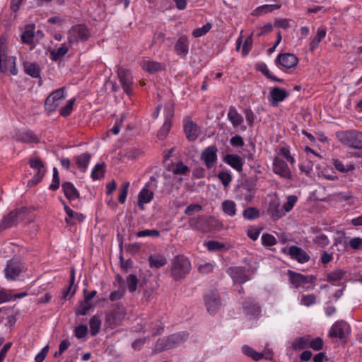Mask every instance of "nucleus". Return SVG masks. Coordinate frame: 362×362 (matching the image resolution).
<instances>
[{
	"label": "nucleus",
	"mask_w": 362,
	"mask_h": 362,
	"mask_svg": "<svg viewBox=\"0 0 362 362\" xmlns=\"http://www.w3.org/2000/svg\"><path fill=\"white\" fill-rule=\"evenodd\" d=\"M332 164L335 169L341 173H347L353 170L355 168L354 164L349 162L346 164L343 163L342 161L339 159H333Z\"/></svg>",
	"instance_id": "72a5a7b5"
},
{
	"label": "nucleus",
	"mask_w": 362,
	"mask_h": 362,
	"mask_svg": "<svg viewBox=\"0 0 362 362\" xmlns=\"http://www.w3.org/2000/svg\"><path fill=\"white\" fill-rule=\"evenodd\" d=\"M154 197L153 189H151V184L148 182L138 194L137 202L139 207L144 209V204L150 203Z\"/></svg>",
	"instance_id": "ddd939ff"
},
{
	"label": "nucleus",
	"mask_w": 362,
	"mask_h": 362,
	"mask_svg": "<svg viewBox=\"0 0 362 362\" xmlns=\"http://www.w3.org/2000/svg\"><path fill=\"white\" fill-rule=\"evenodd\" d=\"M90 155L88 153H85L81 154L76 157V164L78 168L82 170L85 171L90 163Z\"/></svg>",
	"instance_id": "c9c22d12"
},
{
	"label": "nucleus",
	"mask_w": 362,
	"mask_h": 362,
	"mask_svg": "<svg viewBox=\"0 0 362 362\" xmlns=\"http://www.w3.org/2000/svg\"><path fill=\"white\" fill-rule=\"evenodd\" d=\"M349 244L352 249H362V238L360 237L353 238L350 240Z\"/></svg>",
	"instance_id": "774afa93"
},
{
	"label": "nucleus",
	"mask_w": 362,
	"mask_h": 362,
	"mask_svg": "<svg viewBox=\"0 0 362 362\" xmlns=\"http://www.w3.org/2000/svg\"><path fill=\"white\" fill-rule=\"evenodd\" d=\"M221 209L223 212L229 216L233 217L236 215V204L232 200L227 199L223 201L221 204Z\"/></svg>",
	"instance_id": "7c9ffc66"
},
{
	"label": "nucleus",
	"mask_w": 362,
	"mask_h": 362,
	"mask_svg": "<svg viewBox=\"0 0 362 362\" xmlns=\"http://www.w3.org/2000/svg\"><path fill=\"white\" fill-rule=\"evenodd\" d=\"M69 46L65 43L62 44L59 48L50 51V58L53 61H57L63 57L69 51Z\"/></svg>",
	"instance_id": "473e14b6"
},
{
	"label": "nucleus",
	"mask_w": 362,
	"mask_h": 362,
	"mask_svg": "<svg viewBox=\"0 0 362 362\" xmlns=\"http://www.w3.org/2000/svg\"><path fill=\"white\" fill-rule=\"evenodd\" d=\"M174 175H186L189 173V168L187 165L180 161L171 165L169 168Z\"/></svg>",
	"instance_id": "e433bc0d"
},
{
	"label": "nucleus",
	"mask_w": 362,
	"mask_h": 362,
	"mask_svg": "<svg viewBox=\"0 0 362 362\" xmlns=\"http://www.w3.org/2000/svg\"><path fill=\"white\" fill-rule=\"evenodd\" d=\"M169 337L172 348H174L183 343L187 339L188 334L185 332H180L173 334Z\"/></svg>",
	"instance_id": "4c0bfd02"
},
{
	"label": "nucleus",
	"mask_w": 362,
	"mask_h": 362,
	"mask_svg": "<svg viewBox=\"0 0 362 362\" xmlns=\"http://www.w3.org/2000/svg\"><path fill=\"white\" fill-rule=\"evenodd\" d=\"M141 66L144 71L151 74L160 71L165 67L163 64L153 60H144Z\"/></svg>",
	"instance_id": "bb28decb"
},
{
	"label": "nucleus",
	"mask_w": 362,
	"mask_h": 362,
	"mask_svg": "<svg viewBox=\"0 0 362 362\" xmlns=\"http://www.w3.org/2000/svg\"><path fill=\"white\" fill-rule=\"evenodd\" d=\"M309 342H310V337L304 336L295 339L292 346L294 349H304L308 346Z\"/></svg>",
	"instance_id": "a19ab883"
},
{
	"label": "nucleus",
	"mask_w": 362,
	"mask_h": 362,
	"mask_svg": "<svg viewBox=\"0 0 362 362\" xmlns=\"http://www.w3.org/2000/svg\"><path fill=\"white\" fill-rule=\"evenodd\" d=\"M24 213L25 211L23 209L11 211L8 215L3 218L0 223V230L12 227L16 224L23 218Z\"/></svg>",
	"instance_id": "f8f14e48"
},
{
	"label": "nucleus",
	"mask_w": 362,
	"mask_h": 362,
	"mask_svg": "<svg viewBox=\"0 0 362 362\" xmlns=\"http://www.w3.org/2000/svg\"><path fill=\"white\" fill-rule=\"evenodd\" d=\"M262 243L265 247L273 246L276 244V239L271 234L265 233L262 235Z\"/></svg>",
	"instance_id": "13d9d810"
},
{
	"label": "nucleus",
	"mask_w": 362,
	"mask_h": 362,
	"mask_svg": "<svg viewBox=\"0 0 362 362\" xmlns=\"http://www.w3.org/2000/svg\"><path fill=\"white\" fill-rule=\"evenodd\" d=\"M166 259L158 255H151L149 257L151 267L160 268L166 264Z\"/></svg>",
	"instance_id": "79ce46f5"
},
{
	"label": "nucleus",
	"mask_w": 362,
	"mask_h": 362,
	"mask_svg": "<svg viewBox=\"0 0 362 362\" xmlns=\"http://www.w3.org/2000/svg\"><path fill=\"white\" fill-rule=\"evenodd\" d=\"M160 233L158 230L153 229H146L144 230H141L136 233V235L138 238H144V237H158Z\"/></svg>",
	"instance_id": "052dcab7"
},
{
	"label": "nucleus",
	"mask_w": 362,
	"mask_h": 362,
	"mask_svg": "<svg viewBox=\"0 0 362 362\" xmlns=\"http://www.w3.org/2000/svg\"><path fill=\"white\" fill-rule=\"evenodd\" d=\"M209 251H225L228 249V247L218 241L210 240L204 244Z\"/></svg>",
	"instance_id": "58836bf2"
},
{
	"label": "nucleus",
	"mask_w": 362,
	"mask_h": 362,
	"mask_svg": "<svg viewBox=\"0 0 362 362\" xmlns=\"http://www.w3.org/2000/svg\"><path fill=\"white\" fill-rule=\"evenodd\" d=\"M34 38L33 27L29 25L25 28V31L21 35V40L23 43L31 44Z\"/></svg>",
	"instance_id": "37998d69"
},
{
	"label": "nucleus",
	"mask_w": 362,
	"mask_h": 362,
	"mask_svg": "<svg viewBox=\"0 0 362 362\" xmlns=\"http://www.w3.org/2000/svg\"><path fill=\"white\" fill-rule=\"evenodd\" d=\"M24 71L33 78H39L40 76L41 69L40 65L36 62H24L23 63Z\"/></svg>",
	"instance_id": "393cba45"
},
{
	"label": "nucleus",
	"mask_w": 362,
	"mask_h": 362,
	"mask_svg": "<svg viewBox=\"0 0 362 362\" xmlns=\"http://www.w3.org/2000/svg\"><path fill=\"white\" fill-rule=\"evenodd\" d=\"M172 345L170 344V337L162 338L158 340L156 344V349L158 351L170 349Z\"/></svg>",
	"instance_id": "de8ad7c7"
},
{
	"label": "nucleus",
	"mask_w": 362,
	"mask_h": 362,
	"mask_svg": "<svg viewBox=\"0 0 362 362\" xmlns=\"http://www.w3.org/2000/svg\"><path fill=\"white\" fill-rule=\"evenodd\" d=\"M23 269L22 264L16 260L11 259L7 262L4 268L5 278L8 281L16 280Z\"/></svg>",
	"instance_id": "1a4fd4ad"
},
{
	"label": "nucleus",
	"mask_w": 362,
	"mask_h": 362,
	"mask_svg": "<svg viewBox=\"0 0 362 362\" xmlns=\"http://www.w3.org/2000/svg\"><path fill=\"white\" fill-rule=\"evenodd\" d=\"M362 134L358 132H346L343 137L344 143L348 146L358 149L354 153L356 156L362 157Z\"/></svg>",
	"instance_id": "39448f33"
},
{
	"label": "nucleus",
	"mask_w": 362,
	"mask_h": 362,
	"mask_svg": "<svg viewBox=\"0 0 362 362\" xmlns=\"http://www.w3.org/2000/svg\"><path fill=\"white\" fill-rule=\"evenodd\" d=\"M117 76L122 86L124 91L130 95L132 92L133 77L131 72L124 68L119 67L117 70Z\"/></svg>",
	"instance_id": "9d476101"
},
{
	"label": "nucleus",
	"mask_w": 362,
	"mask_h": 362,
	"mask_svg": "<svg viewBox=\"0 0 362 362\" xmlns=\"http://www.w3.org/2000/svg\"><path fill=\"white\" fill-rule=\"evenodd\" d=\"M267 212L273 219H279L284 216V212L276 197L272 198L268 205Z\"/></svg>",
	"instance_id": "aec40b11"
},
{
	"label": "nucleus",
	"mask_w": 362,
	"mask_h": 362,
	"mask_svg": "<svg viewBox=\"0 0 362 362\" xmlns=\"http://www.w3.org/2000/svg\"><path fill=\"white\" fill-rule=\"evenodd\" d=\"M326 29L325 28H319L317 30L316 35L311 38L310 42V49L313 51L317 49L319 46V44L326 36Z\"/></svg>",
	"instance_id": "c85d7f7f"
},
{
	"label": "nucleus",
	"mask_w": 362,
	"mask_h": 362,
	"mask_svg": "<svg viewBox=\"0 0 362 362\" xmlns=\"http://www.w3.org/2000/svg\"><path fill=\"white\" fill-rule=\"evenodd\" d=\"M75 101L76 99L74 98L69 100L66 104L60 109V115L63 117L69 116L73 110Z\"/></svg>",
	"instance_id": "09e8293b"
},
{
	"label": "nucleus",
	"mask_w": 362,
	"mask_h": 362,
	"mask_svg": "<svg viewBox=\"0 0 362 362\" xmlns=\"http://www.w3.org/2000/svg\"><path fill=\"white\" fill-rule=\"evenodd\" d=\"M242 351L244 354L249 357H251L252 359L255 361L261 359L263 356L262 353L257 352L253 349L247 345H245L242 347Z\"/></svg>",
	"instance_id": "c03bdc74"
},
{
	"label": "nucleus",
	"mask_w": 362,
	"mask_h": 362,
	"mask_svg": "<svg viewBox=\"0 0 362 362\" xmlns=\"http://www.w3.org/2000/svg\"><path fill=\"white\" fill-rule=\"evenodd\" d=\"M245 218L248 220H252L259 217V210L255 207H249L243 211V214Z\"/></svg>",
	"instance_id": "864d4df0"
},
{
	"label": "nucleus",
	"mask_w": 362,
	"mask_h": 362,
	"mask_svg": "<svg viewBox=\"0 0 362 362\" xmlns=\"http://www.w3.org/2000/svg\"><path fill=\"white\" fill-rule=\"evenodd\" d=\"M129 185L130 183L127 181L124 182L122 184L118 197V200L120 204H124L125 202Z\"/></svg>",
	"instance_id": "8fccbe9b"
},
{
	"label": "nucleus",
	"mask_w": 362,
	"mask_h": 362,
	"mask_svg": "<svg viewBox=\"0 0 362 362\" xmlns=\"http://www.w3.org/2000/svg\"><path fill=\"white\" fill-rule=\"evenodd\" d=\"M174 49L177 55L181 57H185L189 52V45L187 37L182 36L179 37L175 45Z\"/></svg>",
	"instance_id": "5701e85b"
},
{
	"label": "nucleus",
	"mask_w": 362,
	"mask_h": 362,
	"mask_svg": "<svg viewBox=\"0 0 362 362\" xmlns=\"http://www.w3.org/2000/svg\"><path fill=\"white\" fill-rule=\"evenodd\" d=\"M184 131L189 141L196 140L200 134L199 127L192 121L190 117H186L184 119Z\"/></svg>",
	"instance_id": "dca6fc26"
},
{
	"label": "nucleus",
	"mask_w": 362,
	"mask_h": 362,
	"mask_svg": "<svg viewBox=\"0 0 362 362\" xmlns=\"http://www.w3.org/2000/svg\"><path fill=\"white\" fill-rule=\"evenodd\" d=\"M104 175V165L98 163L95 165L91 172V177L93 180H99Z\"/></svg>",
	"instance_id": "4d7b16f0"
},
{
	"label": "nucleus",
	"mask_w": 362,
	"mask_h": 362,
	"mask_svg": "<svg viewBox=\"0 0 362 362\" xmlns=\"http://www.w3.org/2000/svg\"><path fill=\"white\" fill-rule=\"evenodd\" d=\"M281 7L279 4H264L256 8L252 12V14L255 16H259L263 14H266L273 11L278 9Z\"/></svg>",
	"instance_id": "c756f323"
},
{
	"label": "nucleus",
	"mask_w": 362,
	"mask_h": 362,
	"mask_svg": "<svg viewBox=\"0 0 362 362\" xmlns=\"http://www.w3.org/2000/svg\"><path fill=\"white\" fill-rule=\"evenodd\" d=\"M65 212L67 216L65 218L66 222L69 225H73L76 221H83L85 216L82 214L75 212L63 202Z\"/></svg>",
	"instance_id": "b1692460"
},
{
	"label": "nucleus",
	"mask_w": 362,
	"mask_h": 362,
	"mask_svg": "<svg viewBox=\"0 0 362 362\" xmlns=\"http://www.w3.org/2000/svg\"><path fill=\"white\" fill-rule=\"evenodd\" d=\"M289 279L295 288L309 289L310 286H305V285L307 284L313 283L315 280V278L313 276H305L298 273L289 272Z\"/></svg>",
	"instance_id": "9b49d317"
},
{
	"label": "nucleus",
	"mask_w": 362,
	"mask_h": 362,
	"mask_svg": "<svg viewBox=\"0 0 362 362\" xmlns=\"http://www.w3.org/2000/svg\"><path fill=\"white\" fill-rule=\"evenodd\" d=\"M211 24L207 23L201 28H196L192 32V35L194 37H199L206 34L211 29Z\"/></svg>",
	"instance_id": "5fc2aeb1"
},
{
	"label": "nucleus",
	"mask_w": 362,
	"mask_h": 362,
	"mask_svg": "<svg viewBox=\"0 0 362 362\" xmlns=\"http://www.w3.org/2000/svg\"><path fill=\"white\" fill-rule=\"evenodd\" d=\"M234 282L243 284L250 279L252 272L242 267H231L228 271Z\"/></svg>",
	"instance_id": "6e6552de"
},
{
	"label": "nucleus",
	"mask_w": 362,
	"mask_h": 362,
	"mask_svg": "<svg viewBox=\"0 0 362 362\" xmlns=\"http://www.w3.org/2000/svg\"><path fill=\"white\" fill-rule=\"evenodd\" d=\"M191 269L190 262L183 256H177L173 262L171 274L174 279L179 280L184 278Z\"/></svg>",
	"instance_id": "f03ea898"
},
{
	"label": "nucleus",
	"mask_w": 362,
	"mask_h": 362,
	"mask_svg": "<svg viewBox=\"0 0 362 362\" xmlns=\"http://www.w3.org/2000/svg\"><path fill=\"white\" fill-rule=\"evenodd\" d=\"M224 161L237 171L240 172L243 169V160L238 155H226L224 158Z\"/></svg>",
	"instance_id": "a878e982"
},
{
	"label": "nucleus",
	"mask_w": 362,
	"mask_h": 362,
	"mask_svg": "<svg viewBox=\"0 0 362 362\" xmlns=\"http://www.w3.org/2000/svg\"><path fill=\"white\" fill-rule=\"evenodd\" d=\"M62 189L65 196L69 200H75L78 197V192L74 185L70 182H65L62 185Z\"/></svg>",
	"instance_id": "2f4dec72"
},
{
	"label": "nucleus",
	"mask_w": 362,
	"mask_h": 362,
	"mask_svg": "<svg viewBox=\"0 0 362 362\" xmlns=\"http://www.w3.org/2000/svg\"><path fill=\"white\" fill-rule=\"evenodd\" d=\"M276 62L284 68L291 69L298 64V59L293 54H279L276 59Z\"/></svg>",
	"instance_id": "6ab92c4d"
},
{
	"label": "nucleus",
	"mask_w": 362,
	"mask_h": 362,
	"mask_svg": "<svg viewBox=\"0 0 362 362\" xmlns=\"http://www.w3.org/2000/svg\"><path fill=\"white\" fill-rule=\"evenodd\" d=\"M218 177L225 187L228 186L232 180V175L229 171L220 172L218 174Z\"/></svg>",
	"instance_id": "bf43d9fd"
},
{
	"label": "nucleus",
	"mask_w": 362,
	"mask_h": 362,
	"mask_svg": "<svg viewBox=\"0 0 362 362\" xmlns=\"http://www.w3.org/2000/svg\"><path fill=\"white\" fill-rule=\"evenodd\" d=\"M13 296L10 291L0 289V304L13 300Z\"/></svg>",
	"instance_id": "338daca9"
},
{
	"label": "nucleus",
	"mask_w": 362,
	"mask_h": 362,
	"mask_svg": "<svg viewBox=\"0 0 362 362\" xmlns=\"http://www.w3.org/2000/svg\"><path fill=\"white\" fill-rule=\"evenodd\" d=\"M346 272L342 269H336L327 274V281L334 286H341Z\"/></svg>",
	"instance_id": "cd10ccee"
},
{
	"label": "nucleus",
	"mask_w": 362,
	"mask_h": 362,
	"mask_svg": "<svg viewBox=\"0 0 362 362\" xmlns=\"http://www.w3.org/2000/svg\"><path fill=\"white\" fill-rule=\"evenodd\" d=\"M313 241L320 247H325L329 245V240L328 238L324 234H320L317 235Z\"/></svg>",
	"instance_id": "0e129e2a"
},
{
	"label": "nucleus",
	"mask_w": 362,
	"mask_h": 362,
	"mask_svg": "<svg viewBox=\"0 0 362 362\" xmlns=\"http://www.w3.org/2000/svg\"><path fill=\"white\" fill-rule=\"evenodd\" d=\"M101 323V319L98 315H94L90 318L89 325L92 335L95 336L100 332Z\"/></svg>",
	"instance_id": "ea45409f"
},
{
	"label": "nucleus",
	"mask_w": 362,
	"mask_h": 362,
	"mask_svg": "<svg viewBox=\"0 0 362 362\" xmlns=\"http://www.w3.org/2000/svg\"><path fill=\"white\" fill-rule=\"evenodd\" d=\"M217 148L214 146L207 147L202 153V160L207 168L214 166L217 160Z\"/></svg>",
	"instance_id": "a211bd4d"
},
{
	"label": "nucleus",
	"mask_w": 362,
	"mask_h": 362,
	"mask_svg": "<svg viewBox=\"0 0 362 362\" xmlns=\"http://www.w3.org/2000/svg\"><path fill=\"white\" fill-rule=\"evenodd\" d=\"M6 49V37L2 35L0 37V70L3 73L9 72L11 74L16 76L18 74L16 58L8 56Z\"/></svg>",
	"instance_id": "f257e3e1"
},
{
	"label": "nucleus",
	"mask_w": 362,
	"mask_h": 362,
	"mask_svg": "<svg viewBox=\"0 0 362 362\" xmlns=\"http://www.w3.org/2000/svg\"><path fill=\"white\" fill-rule=\"evenodd\" d=\"M30 167L36 172L33 177L28 182V186H33L40 182L45 173V169L42 161L37 157H35L30 160Z\"/></svg>",
	"instance_id": "0eeeda50"
},
{
	"label": "nucleus",
	"mask_w": 362,
	"mask_h": 362,
	"mask_svg": "<svg viewBox=\"0 0 362 362\" xmlns=\"http://www.w3.org/2000/svg\"><path fill=\"white\" fill-rule=\"evenodd\" d=\"M138 279L134 274H129L127 277V286L129 292H134L137 288Z\"/></svg>",
	"instance_id": "6e6d98bb"
},
{
	"label": "nucleus",
	"mask_w": 362,
	"mask_h": 362,
	"mask_svg": "<svg viewBox=\"0 0 362 362\" xmlns=\"http://www.w3.org/2000/svg\"><path fill=\"white\" fill-rule=\"evenodd\" d=\"M91 308V303L84 299V300L80 302L78 306L76 308V314L84 315H86Z\"/></svg>",
	"instance_id": "603ef678"
},
{
	"label": "nucleus",
	"mask_w": 362,
	"mask_h": 362,
	"mask_svg": "<svg viewBox=\"0 0 362 362\" xmlns=\"http://www.w3.org/2000/svg\"><path fill=\"white\" fill-rule=\"evenodd\" d=\"M276 156H280L284 160H286L287 162L290 163H294V158L290 155V152L288 148L283 147L281 148L279 152V154Z\"/></svg>",
	"instance_id": "680f3d73"
},
{
	"label": "nucleus",
	"mask_w": 362,
	"mask_h": 362,
	"mask_svg": "<svg viewBox=\"0 0 362 362\" xmlns=\"http://www.w3.org/2000/svg\"><path fill=\"white\" fill-rule=\"evenodd\" d=\"M298 201L296 195H290L287 197L286 202L283 204L282 209L284 212V216L286 213L291 211Z\"/></svg>",
	"instance_id": "a18cd8bd"
},
{
	"label": "nucleus",
	"mask_w": 362,
	"mask_h": 362,
	"mask_svg": "<svg viewBox=\"0 0 362 362\" xmlns=\"http://www.w3.org/2000/svg\"><path fill=\"white\" fill-rule=\"evenodd\" d=\"M316 303V296L314 294L303 295L300 304L306 307L311 306Z\"/></svg>",
	"instance_id": "3c124183"
},
{
	"label": "nucleus",
	"mask_w": 362,
	"mask_h": 362,
	"mask_svg": "<svg viewBox=\"0 0 362 362\" xmlns=\"http://www.w3.org/2000/svg\"><path fill=\"white\" fill-rule=\"evenodd\" d=\"M204 300L207 311L211 315L216 313L221 306V303L217 293L214 292L207 295Z\"/></svg>",
	"instance_id": "2eb2a0df"
},
{
	"label": "nucleus",
	"mask_w": 362,
	"mask_h": 362,
	"mask_svg": "<svg viewBox=\"0 0 362 362\" xmlns=\"http://www.w3.org/2000/svg\"><path fill=\"white\" fill-rule=\"evenodd\" d=\"M254 196V192L246 186H239L235 192V198L238 200L244 201L246 204L251 202Z\"/></svg>",
	"instance_id": "412c9836"
},
{
	"label": "nucleus",
	"mask_w": 362,
	"mask_h": 362,
	"mask_svg": "<svg viewBox=\"0 0 362 362\" xmlns=\"http://www.w3.org/2000/svg\"><path fill=\"white\" fill-rule=\"evenodd\" d=\"M66 96V93L64 88H61L53 91L45 100L46 110L51 112L55 111Z\"/></svg>",
	"instance_id": "20e7f679"
},
{
	"label": "nucleus",
	"mask_w": 362,
	"mask_h": 362,
	"mask_svg": "<svg viewBox=\"0 0 362 362\" xmlns=\"http://www.w3.org/2000/svg\"><path fill=\"white\" fill-rule=\"evenodd\" d=\"M272 168L276 175L285 180H288L291 177V171L286 161L280 156H276L274 158Z\"/></svg>",
	"instance_id": "423d86ee"
},
{
	"label": "nucleus",
	"mask_w": 362,
	"mask_h": 362,
	"mask_svg": "<svg viewBox=\"0 0 362 362\" xmlns=\"http://www.w3.org/2000/svg\"><path fill=\"white\" fill-rule=\"evenodd\" d=\"M171 128V122L168 119H165L162 127L158 132V137L160 140H163L168 136L170 129Z\"/></svg>",
	"instance_id": "49530a36"
},
{
	"label": "nucleus",
	"mask_w": 362,
	"mask_h": 362,
	"mask_svg": "<svg viewBox=\"0 0 362 362\" xmlns=\"http://www.w3.org/2000/svg\"><path fill=\"white\" fill-rule=\"evenodd\" d=\"M349 325L344 321H338L332 326L329 334L331 337L344 339L349 336Z\"/></svg>",
	"instance_id": "4468645a"
},
{
	"label": "nucleus",
	"mask_w": 362,
	"mask_h": 362,
	"mask_svg": "<svg viewBox=\"0 0 362 362\" xmlns=\"http://www.w3.org/2000/svg\"><path fill=\"white\" fill-rule=\"evenodd\" d=\"M288 253L293 259L297 260L300 263H305L310 259L309 255L304 250L295 245L288 248Z\"/></svg>",
	"instance_id": "4be33fe9"
},
{
	"label": "nucleus",
	"mask_w": 362,
	"mask_h": 362,
	"mask_svg": "<svg viewBox=\"0 0 362 362\" xmlns=\"http://www.w3.org/2000/svg\"><path fill=\"white\" fill-rule=\"evenodd\" d=\"M308 346L316 351L320 350L323 346V341L320 337H317L315 339H312L310 337V342H309Z\"/></svg>",
	"instance_id": "e2e57ef3"
},
{
	"label": "nucleus",
	"mask_w": 362,
	"mask_h": 362,
	"mask_svg": "<svg viewBox=\"0 0 362 362\" xmlns=\"http://www.w3.org/2000/svg\"><path fill=\"white\" fill-rule=\"evenodd\" d=\"M88 334V327L86 325H80L75 328V336L78 339L85 338Z\"/></svg>",
	"instance_id": "69168bd1"
},
{
	"label": "nucleus",
	"mask_w": 362,
	"mask_h": 362,
	"mask_svg": "<svg viewBox=\"0 0 362 362\" xmlns=\"http://www.w3.org/2000/svg\"><path fill=\"white\" fill-rule=\"evenodd\" d=\"M288 95V92L285 89L276 86L270 90L269 101L273 106H278L279 103L284 100Z\"/></svg>",
	"instance_id": "f3484780"
},
{
	"label": "nucleus",
	"mask_w": 362,
	"mask_h": 362,
	"mask_svg": "<svg viewBox=\"0 0 362 362\" xmlns=\"http://www.w3.org/2000/svg\"><path fill=\"white\" fill-rule=\"evenodd\" d=\"M227 117L234 127L239 126L243 121V117L234 107L229 109Z\"/></svg>",
	"instance_id": "f704fd0d"
},
{
	"label": "nucleus",
	"mask_w": 362,
	"mask_h": 362,
	"mask_svg": "<svg viewBox=\"0 0 362 362\" xmlns=\"http://www.w3.org/2000/svg\"><path fill=\"white\" fill-rule=\"evenodd\" d=\"M90 36V31L84 25L73 26L68 33V41L70 45L87 41Z\"/></svg>",
	"instance_id": "7ed1b4c3"
}]
</instances>
